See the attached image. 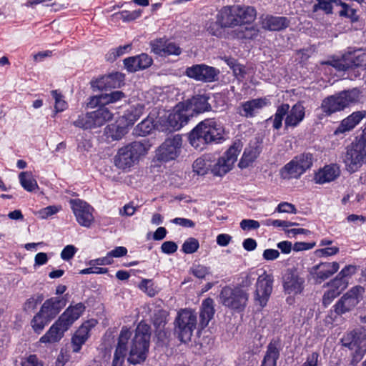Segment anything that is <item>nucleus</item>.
<instances>
[{"instance_id": "obj_1", "label": "nucleus", "mask_w": 366, "mask_h": 366, "mask_svg": "<svg viewBox=\"0 0 366 366\" xmlns=\"http://www.w3.org/2000/svg\"><path fill=\"white\" fill-rule=\"evenodd\" d=\"M85 309L84 304L81 302L69 305L50 327L46 334L40 338V342L42 343H52L60 340L64 332L68 330L74 322L83 315Z\"/></svg>"}, {"instance_id": "obj_2", "label": "nucleus", "mask_w": 366, "mask_h": 366, "mask_svg": "<svg viewBox=\"0 0 366 366\" xmlns=\"http://www.w3.org/2000/svg\"><path fill=\"white\" fill-rule=\"evenodd\" d=\"M224 129L214 119L199 122L190 132L189 140L196 149L202 150L209 143H218L224 139Z\"/></svg>"}, {"instance_id": "obj_3", "label": "nucleus", "mask_w": 366, "mask_h": 366, "mask_svg": "<svg viewBox=\"0 0 366 366\" xmlns=\"http://www.w3.org/2000/svg\"><path fill=\"white\" fill-rule=\"evenodd\" d=\"M150 327L140 322L134 332V335L129 339L127 349L129 346L128 362L132 365L140 364L147 359L150 345Z\"/></svg>"}, {"instance_id": "obj_4", "label": "nucleus", "mask_w": 366, "mask_h": 366, "mask_svg": "<svg viewBox=\"0 0 366 366\" xmlns=\"http://www.w3.org/2000/svg\"><path fill=\"white\" fill-rule=\"evenodd\" d=\"M360 99V92L358 89L344 90L325 98L321 104V109L328 117L358 102Z\"/></svg>"}, {"instance_id": "obj_5", "label": "nucleus", "mask_w": 366, "mask_h": 366, "mask_svg": "<svg viewBox=\"0 0 366 366\" xmlns=\"http://www.w3.org/2000/svg\"><path fill=\"white\" fill-rule=\"evenodd\" d=\"M149 144L146 140L135 141L118 150L114 157L115 165L122 169L132 167L141 156L145 155L149 149Z\"/></svg>"}, {"instance_id": "obj_6", "label": "nucleus", "mask_w": 366, "mask_h": 366, "mask_svg": "<svg viewBox=\"0 0 366 366\" xmlns=\"http://www.w3.org/2000/svg\"><path fill=\"white\" fill-rule=\"evenodd\" d=\"M97 107L93 112L79 115L73 124L83 129H92L103 126L113 118V114L104 105Z\"/></svg>"}, {"instance_id": "obj_7", "label": "nucleus", "mask_w": 366, "mask_h": 366, "mask_svg": "<svg viewBox=\"0 0 366 366\" xmlns=\"http://www.w3.org/2000/svg\"><path fill=\"white\" fill-rule=\"evenodd\" d=\"M197 323V314L192 310L182 309L178 312L174 321V332L181 342L191 340Z\"/></svg>"}, {"instance_id": "obj_8", "label": "nucleus", "mask_w": 366, "mask_h": 366, "mask_svg": "<svg viewBox=\"0 0 366 366\" xmlns=\"http://www.w3.org/2000/svg\"><path fill=\"white\" fill-rule=\"evenodd\" d=\"M249 295L240 287H224L219 295V302L226 307L242 312L244 310Z\"/></svg>"}, {"instance_id": "obj_9", "label": "nucleus", "mask_w": 366, "mask_h": 366, "mask_svg": "<svg viewBox=\"0 0 366 366\" xmlns=\"http://www.w3.org/2000/svg\"><path fill=\"white\" fill-rule=\"evenodd\" d=\"M188 112L189 111L187 110L184 103H179L167 117L159 119L162 131L171 132L180 129L191 117Z\"/></svg>"}, {"instance_id": "obj_10", "label": "nucleus", "mask_w": 366, "mask_h": 366, "mask_svg": "<svg viewBox=\"0 0 366 366\" xmlns=\"http://www.w3.org/2000/svg\"><path fill=\"white\" fill-rule=\"evenodd\" d=\"M273 282V276L267 274L266 271H262V274H258L254 295L256 305L261 307L267 305L272 292Z\"/></svg>"}, {"instance_id": "obj_11", "label": "nucleus", "mask_w": 366, "mask_h": 366, "mask_svg": "<svg viewBox=\"0 0 366 366\" xmlns=\"http://www.w3.org/2000/svg\"><path fill=\"white\" fill-rule=\"evenodd\" d=\"M182 146V138L179 134H175L166 139L157 149L158 160L169 162L175 159L181 153Z\"/></svg>"}, {"instance_id": "obj_12", "label": "nucleus", "mask_w": 366, "mask_h": 366, "mask_svg": "<svg viewBox=\"0 0 366 366\" xmlns=\"http://www.w3.org/2000/svg\"><path fill=\"white\" fill-rule=\"evenodd\" d=\"M365 288L360 285L352 287L334 305L335 312L337 315L345 314L352 310L362 299Z\"/></svg>"}, {"instance_id": "obj_13", "label": "nucleus", "mask_w": 366, "mask_h": 366, "mask_svg": "<svg viewBox=\"0 0 366 366\" xmlns=\"http://www.w3.org/2000/svg\"><path fill=\"white\" fill-rule=\"evenodd\" d=\"M366 160V148L356 141L347 148L344 159L347 170L350 173L355 172L361 167Z\"/></svg>"}, {"instance_id": "obj_14", "label": "nucleus", "mask_w": 366, "mask_h": 366, "mask_svg": "<svg viewBox=\"0 0 366 366\" xmlns=\"http://www.w3.org/2000/svg\"><path fill=\"white\" fill-rule=\"evenodd\" d=\"M328 64L339 71H345L353 66L366 67V52L362 49L348 51L342 59L333 60Z\"/></svg>"}, {"instance_id": "obj_15", "label": "nucleus", "mask_w": 366, "mask_h": 366, "mask_svg": "<svg viewBox=\"0 0 366 366\" xmlns=\"http://www.w3.org/2000/svg\"><path fill=\"white\" fill-rule=\"evenodd\" d=\"M69 204L77 222L82 227H90L94 220L93 208L79 199H70Z\"/></svg>"}, {"instance_id": "obj_16", "label": "nucleus", "mask_w": 366, "mask_h": 366, "mask_svg": "<svg viewBox=\"0 0 366 366\" xmlns=\"http://www.w3.org/2000/svg\"><path fill=\"white\" fill-rule=\"evenodd\" d=\"M284 292L290 295H297L305 288V279L299 272L293 269H287L282 277Z\"/></svg>"}, {"instance_id": "obj_17", "label": "nucleus", "mask_w": 366, "mask_h": 366, "mask_svg": "<svg viewBox=\"0 0 366 366\" xmlns=\"http://www.w3.org/2000/svg\"><path fill=\"white\" fill-rule=\"evenodd\" d=\"M219 74V71L217 69L204 64L187 67L185 71V74L188 77L203 82L214 81Z\"/></svg>"}, {"instance_id": "obj_18", "label": "nucleus", "mask_w": 366, "mask_h": 366, "mask_svg": "<svg viewBox=\"0 0 366 366\" xmlns=\"http://www.w3.org/2000/svg\"><path fill=\"white\" fill-rule=\"evenodd\" d=\"M67 300L65 297H52L42 304L39 311L50 320H53L66 306Z\"/></svg>"}, {"instance_id": "obj_19", "label": "nucleus", "mask_w": 366, "mask_h": 366, "mask_svg": "<svg viewBox=\"0 0 366 366\" xmlns=\"http://www.w3.org/2000/svg\"><path fill=\"white\" fill-rule=\"evenodd\" d=\"M132 332L126 327L121 330L112 366H122L127 352V343Z\"/></svg>"}, {"instance_id": "obj_20", "label": "nucleus", "mask_w": 366, "mask_h": 366, "mask_svg": "<svg viewBox=\"0 0 366 366\" xmlns=\"http://www.w3.org/2000/svg\"><path fill=\"white\" fill-rule=\"evenodd\" d=\"M152 51L159 56L179 55L181 48L174 42L164 39H156L151 42Z\"/></svg>"}, {"instance_id": "obj_21", "label": "nucleus", "mask_w": 366, "mask_h": 366, "mask_svg": "<svg viewBox=\"0 0 366 366\" xmlns=\"http://www.w3.org/2000/svg\"><path fill=\"white\" fill-rule=\"evenodd\" d=\"M269 104L270 102L267 97L249 100L241 104L238 113L244 117L251 118L254 117L258 110Z\"/></svg>"}, {"instance_id": "obj_22", "label": "nucleus", "mask_w": 366, "mask_h": 366, "mask_svg": "<svg viewBox=\"0 0 366 366\" xmlns=\"http://www.w3.org/2000/svg\"><path fill=\"white\" fill-rule=\"evenodd\" d=\"M125 94L121 91H113L109 94H102L100 95L91 97L87 102L88 107L94 108L98 105H107L117 102L125 98Z\"/></svg>"}, {"instance_id": "obj_23", "label": "nucleus", "mask_w": 366, "mask_h": 366, "mask_svg": "<svg viewBox=\"0 0 366 366\" xmlns=\"http://www.w3.org/2000/svg\"><path fill=\"white\" fill-rule=\"evenodd\" d=\"M339 268L340 265L337 262H321L312 268L311 273L320 283L337 272Z\"/></svg>"}, {"instance_id": "obj_24", "label": "nucleus", "mask_w": 366, "mask_h": 366, "mask_svg": "<svg viewBox=\"0 0 366 366\" xmlns=\"http://www.w3.org/2000/svg\"><path fill=\"white\" fill-rule=\"evenodd\" d=\"M152 59L148 54L142 53L139 55L131 56L124 60L125 68L129 72L145 69L152 64Z\"/></svg>"}, {"instance_id": "obj_25", "label": "nucleus", "mask_w": 366, "mask_h": 366, "mask_svg": "<svg viewBox=\"0 0 366 366\" xmlns=\"http://www.w3.org/2000/svg\"><path fill=\"white\" fill-rule=\"evenodd\" d=\"M209 97L206 95H197L193 97L188 102H184L187 107L188 113L191 117L197 114L211 110V105L208 102Z\"/></svg>"}, {"instance_id": "obj_26", "label": "nucleus", "mask_w": 366, "mask_h": 366, "mask_svg": "<svg viewBox=\"0 0 366 366\" xmlns=\"http://www.w3.org/2000/svg\"><path fill=\"white\" fill-rule=\"evenodd\" d=\"M124 80V76L118 72L102 76L92 82L94 89L107 90V89L119 87Z\"/></svg>"}, {"instance_id": "obj_27", "label": "nucleus", "mask_w": 366, "mask_h": 366, "mask_svg": "<svg viewBox=\"0 0 366 366\" xmlns=\"http://www.w3.org/2000/svg\"><path fill=\"white\" fill-rule=\"evenodd\" d=\"M262 28L269 31H280L289 26L290 21L284 16L262 15L260 16Z\"/></svg>"}, {"instance_id": "obj_28", "label": "nucleus", "mask_w": 366, "mask_h": 366, "mask_svg": "<svg viewBox=\"0 0 366 366\" xmlns=\"http://www.w3.org/2000/svg\"><path fill=\"white\" fill-rule=\"evenodd\" d=\"M280 350V342L278 340H272L267 346V350L261 362V366H277Z\"/></svg>"}, {"instance_id": "obj_29", "label": "nucleus", "mask_w": 366, "mask_h": 366, "mask_svg": "<svg viewBox=\"0 0 366 366\" xmlns=\"http://www.w3.org/2000/svg\"><path fill=\"white\" fill-rule=\"evenodd\" d=\"M305 108L302 103L298 102L288 111L285 120V127H295L305 118Z\"/></svg>"}, {"instance_id": "obj_30", "label": "nucleus", "mask_w": 366, "mask_h": 366, "mask_svg": "<svg viewBox=\"0 0 366 366\" xmlns=\"http://www.w3.org/2000/svg\"><path fill=\"white\" fill-rule=\"evenodd\" d=\"M340 173L339 167L335 164L325 166L315 174V181L317 184H325L335 180Z\"/></svg>"}, {"instance_id": "obj_31", "label": "nucleus", "mask_w": 366, "mask_h": 366, "mask_svg": "<svg viewBox=\"0 0 366 366\" xmlns=\"http://www.w3.org/2000/svg\"><path fill=\"white\" fill-rule=\"evenodd\" d=\"M365 117L366 111H357L352 113L350 116L341 122L340 126L336 129L335 133L337 134L350 131Z\"/></svg>"}, {"instance_id": "obj_32", "label": "nucleus", "mask_w": 366, "mask_h": 366, "mask_svg": "<svg viewBox=\"0 0 366 366\" xmlns=\"http://www.w3.org/2000/svg\"><path fill=\"white\" fill-rule=\"evenodd\" d=\"M214 312V300L212 298H207L203 300L199 315V325L202 329L208 325L209 321L213 318Z\"/></svg>"}, {"instance_id": "obj_33", "label": "nucleus", "mask_w": 366, "mask_h": 366, "mask_svg": "<svg viewBox=\"0 0 366 366\" xmlns=\"http://www.w3.org/2000/svg\"><path fill=\"white\" fill-rule=\"evenodd\" d=\"M236 17L238 21V25H246L252 23L256 17V10L252 6H234Z\"/></svg>"}, {"instance_id": "obj_34", "label": "nucleus", "mask_w": 366, "mask_h": 366, "mask_svg": "<svg viewBox=\"0 0 366 366\" xmlns=\"http://www.w3.org/2000/svg\"><path fill=\"white\" fill-rule=\"evenodd\" d=\"M234 6L224 7L219 14V21L224 27L239 26Z\"/></svg>"}, {"instance_id": "obj_35", "label": "nucleus", "mask_w": 366, "mask_h": 366, "mask_svg": "<svg viewBox=\"0 0 366 366\" xmlns=\"http://www.w3.org/2000/svg\"><path fill=\"white\" fill-rule=\"evenodd\" d=\"M259 34V29L254 26L242 25L232 31L229 35L233 39H254Z\"/></svg>"}, {"instance_id": "obj_36", "label": "nucleus", "mask_w": 366, "mask_h": 366, "mask_svg": "<svg viewBox=\"0 0 366 366\" xmlns=\"http://www.w3.org/2000/svg\"><path fill=\"white\" fill-rule=\"evenodd\" d=\"M305 172L299 167L298 163L293 158L290 162L286 164L280 171L281 177L283 179L299 178Z\"/></svg>"}, {"instance_id": "obj_37", "label": "nucleus", "mask_w": 366, "mask_h": 366, "mask_svg": "<svg viewBox=\"0 0 366 366\" xmlns=\"http://www.w3.org/2000/svg\"><path fill=\"white\" fill-rule=\"evenodd\" d=\"M128 132V127L123 122H117L106 127V134L113 140L121 139Z\"/></svg>"}, {"instance_id": "obj_38", "label": "nucleus", "mask_w": 366, "mask_h": 366, "mask_svg": "<svg viewBox=\"0 0 366 366\" xmlns=\"http://www.w3.org/2000/svg\"><path fill=\"white\" fill-rule=\"evenodd\" d=\"M260 151L257 147H249L244 151L242 157L238 164L242 169L249 167L259 156Z\"/></svg>"}, {"instance_id": "obj_39", "label": "nucleus", "mask_w": 366, "mask_h": 366, "mask_svg": "<svg viewBox=\"0 0 366 366\" xmlns=\"http://www.w3.org/2000/svg\"><path fill=\"white\" fill-rule=\"evenodd\" d=\"M144 109L145 106L142 103H137L130 106L124 114L128 124L131 125L134 124V123L143 114Z\"/></svg>"}, {"instance_id": "obj_40", "label": "nucleus", "mask_w": 366, "mask_h": 366, "mask_svg": "<svg viewBox=\"0 0 366 366\" xmlns=\"http://www.w3.org/2000/svg\"><path fill=\"white\" fill-rule=\"evenodd\" d=\"M290 105L288 104H282L279 106L274 115V117L268 119L267 122H272V127L275 129H279L282 124V120L285 115L288 113Z\"/></svg>"}, {"instance_id": "obj_41", "label": "nucleus", "mask_w": 366, "mask_h": 366, "mask_svg": "<svg viewBox=\"0 0 366 366\" xmlns=\"http://www.w3.org/2000/svg\"><path fill=\"white\" fill-rule=\"evenodd\" d=\"M242 144L239 142H234L221 158L225 160L232 167L237 159V157L242 150Z\"/></svg>"}, {"instance_id": "obj_42", "label": "nucleus", "mask_w": 366, "mask_h": 366, "mask_svg": "<svg viewBox=\"0 0 366 366\" xmlns=\"http://www.w3.org/2000/svg\"><path fill=\"white\" fill-rule=\"evenodd\" d=\"M357 271V267L355 265L345 266L337 275V277L332 281V285H342V288L346 287V282L344 280L345 277H350L354 274Z\"/></svg>"}, {"instance_id": "obj_43", "label": "nucleus", "mask_w": 366, "mask_h": 366, "mask_svg": "<svg viewBox=\"0 0 366 366\" xmlns=\"http://www.w3.org/2000/svg\"><path fill=\"white\" fill-rule=\"evenodd\" d=\"M51 322V320L48 319L44 315L41 314V312L39 311L31 320V326L36 333L39 334Z\"/></svg>"}, {"instance_id": "obj_44", "label": "nucleus", "mask_w": 366, "mask_h": 366, "mask_svg": "<svg viewBox=\"0 0 366 366\" xmlns=\"http://www.w3.org/2000/svg\"><path fill=\"white\" fill-rule=\"evenodd\" d=\"M19 179L22 187L28 192H33L38 188L37 182L30 172H21L19 175Z\"/></svg>"}, {"instance_id": "obj_45", "label": "nucleus", "mask_w": 366, "mask_h": 366, "mask_svg": "<svg viewBox=\"0 0 366 366\" xmlns=\"http://www.w3.org/2000/svg\"><path fill=\"white\" fill-rule=\"evenodd\" d=\"M315 1L312 11L317 12L322 10L327 14H332L333 4L337 6V4H340V0H316Z\"/></svg>"}, {"instance_id": "obj_46", "label": "nucleus", "mask_w": 366, "mask_h": 366, "mask_svg": "<svg viewBox=\"0 0 366 366\" xmlns=\"http://www.w3.org/2000/svg\"><path fill=\"white\" fill-rule=\"evenodd\" d=\"M193 171L199 175L206 174L211 169L212 164L206 157L197 158L193 163Z\"/></svg>"}, {"instance_id": "obj_47", "label": "nucleus", "mask_w": 366, "mask_h": 366, "mask_svg": "<svg viewBox=\"0 0 366 366\" xmlns=\"http://www.w3.org/2000/svg\"><path fill=\"white\" fill-rule=\"evenodd\" d=\"M366 352V335L359 333L357 347L353 354L352 362L357 363Z\"/></svg>"}, {"instance_id": "obj_48", "label": "nucleus", "mask_w": 366, "mask_h": 366, "mask_svg": "<svg viewBox=\"0 0 366 366\" xmlns=\"http://www.w3.org/2000/svg\"><path fill=\"white\" fill-rule=\"evenodd\" d=\"M154 127L153 119L148 117L136 126L135 134L139 136H146L152 131Z\"/></svg>"}, {"instance_id": "obj_49", "label": "nucleus", "mask_w": 366, "mask_h": 366, "mask_svg": "<svg viewBox=\"0 0 366 366\" xmlns=\"http://www.w3.org/2000/svg\"><path fill=\"white\" fill-rule=\"evenodd\" d=\"M328 285L331 288L325 292L322 297V303L325 306L330 305L332 302V300L340 294L341 290L345 289L342 288V285H332V281L330 283H328Z\"/></svg>"}, {"instance_id": "obj_50", "label": "nucleus", "mask_w": 366, "mask_h": 366, "mask_svg": "<svg viewBox=\"0 0 366 366\" xmlns=\"http://www.w3.org/2000/svg\"><path fill=\"white\" fill-rule=\"evenodd\" d=\"M294 159L298 163L299 167L302 169L304 172L310 169L314 161L313 154L309 152L300 154L295 157Z\"/></svg>"}, {"instance_id": "obj_51", "label": "nucleus", "mask_w": 366, "mask_h": 366, "mask_svg": "<svg viewBox=\"0 0 366 366\" xmlns=\"http://www.w3.org/2000/svg\"><path fill=\"white\" fill-rule=\"evenodd\" d=\"M232 167L225 160L221 157L218 161L211 167L212 174L215 176L222 177L229 172Z\"/></svg>"}, {"instance_id": "obj_52", "label": "nucleus", "mask_w": 366, "mask_h": 366, "mask_svg": "<svg viewBox=\"0 0 366 366\" xmlns=\"http://www.w3.org/2000/svg\"><path fill=\"white\" fill-rule=\"evenodd\" d=\"M358 337L359 333L352 331L345 335L342 337L341 342L344 347L355 351Z\"/></svg>"}, {"instance_id": "obj_53", "label": "nucleus", "mask_w": 366, "mask_h": 366, "mask_svg": "<svg viewBox=\"0 0 366 366\" xmlns=\"http://www.w3.org/2000/svg\"><path fill=\"white\" fill-rule=\"evenodd\" d=\"M51 94L55 100V112L58 113L64 111L67 108V103L64 99L63 95L58 92L57 90H52Z\"/></svg>"}, {"instance_id": "obj_54", "label": "nucleus", "mask_w": 366, "mask_h": 366, "mask_svg": "<svg viewBox=\"0 0 366 366\" xmlns=\"http://www.w3.org/2000/svg\"><path fill=\"white\" fill-rule=\"evenodd\" d=\"M199 247V241L194 237H189L183 243L182 246V251L185 254H193L197 251Z\"/></svg>"}, {"instance_id": "obj_55", "label": "nucleus", "mask_w": 366, "mask_h": 366, "mask_svg": "<svg viewBox=\"0 0 366 366\" xmlns=\"http://www.w3.org/2000/svg\"><path fill=\"white\" fill-rule=\"evenodd\" d=\"M337 6H341V10L339 11L340 16L347 17L351 19L352 21H355L357 20V15L356 14V10L349 6L345 2H342L340 0V4H337Z\"/></svg>"}, {"instance_id": "obj_56", "label": "nucleus", "mask_w": 366, "mask_h": 366, "mask_svg": "<svg viewBox=\"0 0 366 366\" xmlns=\"http://www.w3.org/2000/svg\"><path fill=\"white\" fill-rule=\"evenodd\" d=\"M139 287L150 297H154L157 292L152 280L143 279L139 283Z\"/></svg>"}, {"instance_id": "obj_57", "label": "nucleus", "mask_w": 366, "mask_h": 366, "mask_svg": "<svg viewBox=\"0 0 366 366\" xmlns=\"http://www.w3.org/2000/svg\"><path fill=\"white\" fill-rule=\"evenodd\" d=\"M142 12V11L141 9L132 11L125 10L117 14V15L118 18L123 21H130L138 19L141 16Z\"/></svg>"}, {"instance_id": "obj_58", "label": "nucleus", "mask_w": 366, "mask_h": 366, "mask_svg": "<svg viewBox=\"0 0 366 366\" xmlns=\"http://www.w3.org/2000/svg\"><path fill=\"white\" fill-rule=\"evenodd\" d=\"M192 274L199 279H204L209 274V268L202 264H194L191 268Z\"/></svg>"}, {"instance_id": "obj_59", "label": "nucleus", "mask_w": 366, "mask_h": 366, "mask_svg": "<svg viewBox=\"0 0 366 366\" xmlns=\"http://www.w3.org/2000/svg\"><path fill=\"white\" fill-rule=\"evenodd\" d=\"M61 209V207L50 205L41 209L38 212L39 216L41 219H46L49 217L56 214Z\"/></svg>"}, {"instance_id": "obj_60", "label": "nucleus", "mask_w": 366, "mask_h": 366, "mask_svg": "<svg viewBox=\"0 0 366 366\" xmlns=\"http://www.w3.org/2000/svg\"><path fill=\"white\" fill-rule=\"evenodd\" d=\"M239 225L242 230L249 231L258 229L260 227V223L257 220L244 219L240 222Z\"/></svg>"}, {"instance_id": "obj_61", "label": "nucleus", "mask_w": 366, "mask_h": 366, "mask_svg": "<svg viewBox=\"0 0 366 366\" xmlns=\"http://www.w3.org/2000/svg\"><path fill=\"white\" fill-rule=\"evenodd\" d=\"M275 212L280 213L296 214L297 209L295 205L291 203L282 202L278 204L277 207L275 209Z\"/></svg>"}, {"instance_id": "obj_62", "label": "nucleus", "mask_w": 366, "mask_h": 366, "mask_svg": "<svg viewBox=\"0 0 366 366\" xmlns=\"http://www.w3.org/2000/svg\"><path fill=\"white\" fill-rule=\"evenodd\" d=\"M21 366H44L42 361H41L36 355H30L24 358L21 363Z\"/></svg>"}, {"instance_id": "obj_63", "label": "nucleus", "mask_w": 366, "mask_h": 366, "mask_svg": "<svg viewBox=\"0 0 366 366\" xmlns=\"http://www.w3.org/2000/svg\"><path fill=\"white\" fill-rule=\"evenodd\" d=\"M77 249L71 244L66 246L61 252V257L65 261L71 259L76 254Z\"/></svg>"}, {"instance_id": "obj_64", "label": "nucleus", "mask_w": 366, "mask_h": 366, "mask_svg": "<svg viewBox=\"0 0 366 366\" xmlns=\"http://www.w3.org/2000/svg\"><path fill=\"white\" fill-rule=\"evenodd\" d=\"M257 274L255 272H249L248 274H243L240 277L241 281L239 282V286L241 287H249L252 284V282L254 280Z\"/></svg>"}]
</instances>
